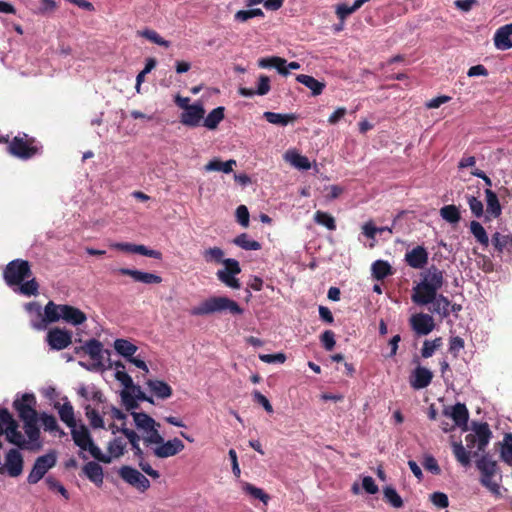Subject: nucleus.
I'll use <instances>...</instances> for the list:
<instances>
[{
  "label": "nucleus",
  "mask_w": 512,
  "mask_h": 512,
  "mask_svg": "<svg viewBox=\"0 0 512 512\" xmlns=\"http://www.w3.org/2000/svg\"><path fill=\"white\" fill-rule=\"evenodd\" d=\"M36 406L37 400L33 393L18 394L13 401V407L19 418L23 421L28 443L32 445L37 444V447H39L40 430L37 426L38 413Z\"/></svg>",
  "instance_id": "1"
},
{
  "label": "nucleus",
  "mask_w": 512,
  "mask_h": 512,
  "mask_svg": "<svg viewBox=\"0 0 512 512\" xmlns=\"http://www.w3.org/2000/svg\"><path fill=\"white\" fill-rule=\"evenodd\" d=\"M223 311H228L234 315L243 313V309L234 300L225 296H213L193 307L190 314L193 316H205Z\"/></svg>",
  "instance_id": "2"
},
{
  "label": "nucleus",
  "mask_w": 512,
  "mask_h": 512,
  "mask_svg": "<svg viewBox=\"0 0 512 512\" xmlns=\"http://www.w3.org/2000/svg\"><path fill=\"white\" fill-rule=\"evenodd\" d=\"M46 316L52 323L63 320L73 326L81 325L87 320L85 313L80 309L70 305L55 304L53 301L46 304Z\"/></svg>",
  "instance_id": "3"
},
{
  "label": "nucleus",
  "mask_w": 512,
  "mask_h": 512,
  "mask_svg": "<svg viewBox=\"0 0 512 512\" xmlns=\"http://www.w3.org/2000/svg\"><path fill=\"white\" fill-rule=\"evenodd\" d=\"M443 284V272L437 267L431 266L422 273L420 283L413 288V294L411 296L412 301H415L417 297L433 296L442 288Z\"/></svg>",
  "instance_id": "4"
},
{
  "label": "nucleus",
  "mask_w": 512,
  "mask_h": 512,
  "mask_svg": "<svg viewBox=\"0 0 512 512\" xmlns=\"http://www.w3.org/2000/svg\"><path fill=\"white\" fill-rule=\"evenodd\" d=\"M4 280L10 287L21 284L31 276L29 263L25 260L16 259L9 262L4 270Z\"/></svg>",
  "instance_id": "5"
},
{
  "label": "nucleus",
  "mask_w": 512,
  "mask_h": 512,
  "mask_svg": "<svg viewBox=\"0 0 512 512\" xmlns=\"http://www.w3.org/2000/svg\"><path fill=\"white\" fill-rule=\"evenodd\" d=\"M41 146L28 135L16 136L9 145V152L20 158L29 159L39 153Z\"/></svg>",
  "instance_id": "6"
},
{
  "label": "nucleus",
  "mask_w": 512,
  "mask_h": 512,
  "mask_svg": "<svg viewBox=\"0 0 512 512\" xmlns=\"http://www.w3.org/2000/svg\"><path fill=\"white\" fill-rule=\"evenodd\" d=\"M72 439L82 451H87L95 458L99 455V447L94 443L88 428L83 423H77L70 428Z\"/></svg>",
  "instance_id": "7"
},
{
  "label": "nucleus",
  "mask_w": 512,
  "mask_h": 512,
  "mask_svg": "<svg viewBox=\"0 0 512 512\" xmlns=\"http://www.w3.org/2000/svg\"><path fill=\"white\" fill-rule=\"evenodd\" d=\"M57 462V457L55 452H49L45 455L39 456L30 471L27 481L29 484L38 483L45 474L52 469Z\"/></svg>",
  "instance_id": "8"
},
{
  "label": "nucleus",
  "mask_w": 512,
  "mask_h": 512,
  "mask_svg": "<svg viewBox=\"0 0 512 512\" xmlns=\"http://www.w3.org/2000/svg\"><path fill=\"white\" fill-rule=\"evenodd\" d=\"M224 268L219 269L216 276L220 282L232 289H239L240 282L236 276L241 272L239 262L232 258L224 261Z\"/></svg>",
  "instance_id": "9"
},
{
  "label": "nucleus",
  "mask_w": 512,
  "mask_h": 512,
  "mask_svg": "<svg viewBox=\"0 0 512 512\" xmlns=\"http://www.w3.org/2000/svg\"><path fill=\"white\" fill-rule=\"evenodd\" d=\"M127 447V441L125 436H115L107 445V453H103L99 448V455L95 456L94 459L99 462L109 464L114 459H119L124 455Z\"/></svg>",
  "instance_id": "10"
},
{
  "label": "nucleus",
  "mask_w": 512,
  "mask_h": 512,
  "mask_svg": "<svg viewBox=\"0 0 512 512\" xmlns=\"http://www.w3.org/2000/svg\"><path fill=\"white\" fill-rule=\"evenodd\" d=\"M118 475L121 479L137 490L144 492L150 487V481L137 469L124 465L119 468Z\"/></svg>",
  "instance_id": "11"
},
{
  "label": "nucleus",
  "mask_w": 512,
  "mask_h": 512,
  "mask_svg": "<svg viewBox=\"0 0 512 512\" xmlns=\"http://www.w3.org/2000/svg\"><path fill=\"white\" fill-rule=\"evenodd\" d=\"M413 302L421 306L431 304L432 306L429 308V310L432 313L438 314L442 317H447L449 315L450 301L442 294L436 293L433 296H426L421 298L417 297V299H415Z\"/></svg>",
  "instance_id": "12"
},
{
  "label": "nucleus",
  "mask_w": 512,
  "mask_h": 512,
  "mask_svg": "<svg viewBox=\"0 0 512 512\" xmlns=\"http://www.w3.org/2000/svg\"><path fill=\"white\" fill-rule=\"evenodd\" d=\"M23 471V456L17 449H10L5 462L0 466V473L6 472L10 477H18Z\"/></svg>",
  "instance_id": "13"
},
{
  "label": "nucleus",
  "mask_w": 512,
  "mask_h": 512,
  "mask_svg": "<svg viewBox=\"0 0 512 512\" xmlns=\"http://www.w3.org/2000/svg\"><path fill=\"white\" fill-rule=\"evenodd\" d=\"M258 66L265 69L275 68L278 73L283 76H287L289 74V70H298L301 67L298 62L292 61L287 64V61L284 58L277 56L261 58L258 61Z\"/></svg>",
  "instance_id": "14"
},
{
  "label": "nucleus",
  "mask_w": 512,
  "mask_h": 512,
  "mask_svg": "<svg viewBox=\"0 0 512 512\" xmlns=\"http://www.w3.org/2000/svg\"><path fill=\"white\" fill-rule=\"evenodd\" d=\"M409 323L413 331L421 336L428 335L435 328L433 317L426 313L413 314L409 319Z\"/></svg>",
  "instance_id": "15"
},
{
  "label": "nucleus",
  "mask_w": 512,
  "mask_h": 512,
  "mask_svg": "<svg viewBox=\"0 0 512 512\" xmlns=\"http://www.w3.org/2000/svg\"><path fill=\"white\" fill-rule=\"evenodd\" d=\"M25 310L30 316L31 326L36 330H43L48 323H51L46 316V307L44 311L37 302H29L25 305Z\"/></svg>",
  "instance_id": "16"
},
{
  "label": "nucleus",
  "mask_w": 512,
  "mask_h": 512,
  "mask_svg": "<svg viewBox=\"0 0 512 512\" xmlns=\"http://www.w3.org/2000/svg\"><path fill=\"white\" fill-rule=\"evenodd\" d=\"M205 109L202 103L197 102L187 107L180 116V121L183 125L189 127H197L204 119Z\"/></svg>",
  "instance_id": "17"
},
{
  "label": "nucleus",
  "mask_w": 512,
  "mask_h": 512,
  "mask_svg": "<svg viewBox=\"0 0 512 512\" xmlns=\"http://www.w3.org/2000/svg\"><path fill=\"white\" fill-rule=\"evenodd\" d=\"M184 449V444L178 438H173L162 443H157L156 447L153 448V453L158 458L172 457Z\"/></svg>",
  "instance_id": "18"
},
{
  "label": "nucleus",
  "mask_w": 512,
  "mask_h": 512,
  "mask_svg": "<svg viewBox=\"0 0 512 512\" xmlns=\"http://www.w3.org/2000/svg\"><path fill=\"white\" fill-rule=\"evenodd\" d=\"M46 339L52 349L62 350L70 345L72 335L66 330L54 328L47 333Z\"/></svg>",
  "instance_id": "19"
},
{
  "label": "nucleus",
  "mask_w": 512,
  "mask_h": 512,
  "mask_svg": "<svg viewBox=\"0 0 512 512\" xmlns=\"http://www.w3.org/2000/svg\"><path fill=\"white\" fill-rule=\"evenodd\" d=\"M496 49L505 51L512 48V23L499 27L493 37Z\"/></svg>",
  "instance_id": "20"
},
{
  "label": "nucleus",
  "mask_w": 512,
  "mask_h": 512,
  "mask_svg": "<svg viewBox=\"0 0 512 512\" xmlns=\"http://www.w3.org/2000/svg\"><path fill=\"white\" fill-rule=\"evenodd\" d=\"M443 414L447 418H451L456 426L461 427L467 425L469 414L466 406L462 403L445 407Z\"/></svg>",
  "instance_id": "21"
},
{
  "label": "nucleus",
  "mask_w": 512,
  "mask_h": 512,
  "mask_svg": "<svg viewBox=\"0 0 512 512\" xmlns=\"http://www.w3.org/2000/svg\"><path fill=\"white\" fill-rule=\"evenodd\" d=\"M405 261L414 269H422L428 263V252L423 246H417L405 254Z\"/></svg>",
  "instance_id": "22"
},
{
  "label": "nucleus",
  "mask_w": 512,
  "mask_h": 512,
  "mask_svg": "<svg viewBox=\"0 0 512 512\" xmlns=\"http://www.w3.org/2000/svg\"><path fill=\"white\" fill-rule=\"evenodd\" d=\"M475 434L474 435H468L466 437L467 442H477V448L479 451H484L486 446L489 443L490 437H491V431L489 429L488 424L482 423L475 427L474 429Z\"/></svg>",
  "instance_id": "23"
},
{
  "label": "nucleus",
  "mask_w": 512,
  "mask_h": 512,
  "mask_svg": "<svg viewBox=\"0 0 512 512\" xmlns=\"http://www.w3.org/2000/svg\"><path fill=\"white\" fill-rule=\"evenodd\" d=\"M118 273L132 277L135 281L145 284H158L162 281V278L156 274L143 272L139 270L129 268H119Z\"/></svg>",
  "instance_id": "24"
},
{
  "label": "nucleus",
  "mask_w": 512,
  "mask_h": 512,
  "mask_svg": "<svg viewBox=\"0 0 512 512\" xmlns=\"http://www.w3.org/2000/svg\"><path fill=\"white\" fill-rule=\"evenodd\" d=\"M432 376L429 369L417 367L410 378V384L414 389H423L430 384Z\"/></svg>",
  "instance_id": "25"
},
{
  "label": "nucleus",
  "mask_w": 512,
  "mask_h": 512,
  "mask_svg": "<svg viewBox=\"0 0 512 512\" xmlns=\"http://www.w3.org/2000/svg\"><path fill=\"white\" fill-rule=\"evenodd\" d=\"M64 403H56L54 405L55 409H57L59 417L63 423L67 425L68 428H71L72 426L77 424V421L75 419V413L74 408L71 405V403L67 400V398L64 399Z\"/></svg>",
  "instance_id": "26"
},
{
  "label": "nucleus",
  "mask_w": 512,
  "mask_h": 512,
  "mask_svg": "<svg viewBox=\"0 0 512 512\" xmlns=\"http://www.w3.org/2000/svg\"><path fill=\"white\" fill-rule=\"evenodd\" d=\"M80 349L89 355L91 360L103 362L105 350L103 349V345L100 341L96 339H90L85 342V344Z\"/></svg>",
  "instance_id": "27"
},
{
  "label": "nucleus",
  "mask_w": 512,
  "mask_h": 512,
  "mask_svg": "<svg viewBox=\"0 0 512 512\" xmlns=\"http://www.w3.org/2000/svg\"><path fill=\"white\" fill-rule=\"evenodd\" d=\"M269 91H270L269 77L266 75H260L256 90L241 87L239 89V94L243 97H253L254 95H260V96L266 95Z\"/></svg>",
  "instance_id": "28"
},
{
  "label": "nucleus",
  "mask_w": 512,
  "mask_h": 512,
  "mask_svg": "<svg viewBox=\"0 0 512 512\" xmlns=\"http://www.w3.org/2000/svg\"><path fill=\"white\" fill-rule=\"evenodd\" d=\"M4 432L8 442L18 447H26L27 442L22 433L18 430V423L16 421L6 425L5 430L3 429V433Z\"/></svg>",
  "instance_id": "29"
},
{
  "label": "nucleus",
  "mask_w": 512,
  "mask_h": 512,
  "mask_svg": "<svg viewBox=\"0 0 512 512\" xmlns=\"http://www.w3.org/2000/svg\"><path fill=\"white\" fill-rule=\"evenodd\" d=\"M486 196V213L489 217L498 218L502 213V208L499 199L495 192L487 188L485 190Z\"/></svg>",
  "instance_id": "30"
},
{
  "label": "nucleus",
  "mask_w": 512,
  "mask_h": 512,
  "mask_svg": "<svg viewBox=\"0 0 512 512\" xmlns=\"http://www.w3.org/2000/svg\"><path fill=\"white\" fill-rule=\"evenodd\" d=\"M83 473L94 484L101 485L103 483V469L98 463L94 461L86 463L83 466Z\"/></svg>",
  "instance_id": "31"
},
{
  "label": "nucleus",
  "mask_w": 512,
  "mask_h": 512,
  "mask_svg": "<svg viewBox=\"0 0 512 512\" xmlns=\"http://www.w3.org/2000/svg\"><path fill=\"white\" fill-rule=\"evenodd\" d=\"M284 159L299 170H308L311 168L309 159L299 154L296 150H288L284 155Z\"/></svg>",
  "instance_id": "32"
},
{
  "label": "nucleus",
  "mask_w": 512,
  "mask_h": 512,
  "mask_svg": "<svg viewBox=\"0 0 512 512\" xmlns=\"http://www.w3.org/2000/svg\"><path fill=\"white\" fill-rule=\"evenodd\" d=\"M113 347L115 351L126 360L136 354L138 347L127 339H116Z\"/></svg>",
  "instance_id": "33"
},
{
  "label": "nucleus",
  "mask_w": 512,
  "mask_h": 512,
  "mask_svg": "<svg viewBox=\"0 0 512 512\" xmlns=\"http://www.w3.org/2000/svg\"><path fill=\"white\" fill-rule=\"evenodd\" d=\"M39 420L41 421L45 431L54 433L59 437L66 435V433L59 427L57 420L53 415L43 412L39 415Z\"/></svg>",
  "instance_id": "34"
},
{
  "label": "nucleus",
  "mask_w": 512,
  "mask_h": 512,
  "mask_svg": "<svg viewBox=\"0 0 512 512\" xmlns=\"http://www.w3.org/2000/svg\"><path fill=\"white\" fill-rule=\"evenodd\" d=\"M121 433L125 436L127 443L131 444L134 455L137 458H141L143 456V451L139 445L140 436L135 431L128 429L125 423H122L121 425Z\"/></svg>",
  "instance_id": "35"
},
{
  "label": "nucleus",
  "mask_w": 512,
  "mask_h": 512,
  "mask_svg": "<svg viewBox=\"0 0 512 512\" xmlns=\"http://www.w3.org/2000/svg\"><path fill=\"white\" fill-rule=\"evenodd\" d=\"M296 80L311 90L312 95H320L324 88L325 83L318 81L312 76L300 74L296 77Z\"/></svg>",
  "instance_id": "36"
},
{
  "label": "nucleus",
  "mask_w": 512,
  "mask_h": 512,
  "mask_svg": "<svg viewBox=\"0 0 512 512\" xmlns=\"http://www.w3.org/2000/svg\"><path fill=\"white\" fill-rule=\"evenodd\" d=\"M234 166H236V161L233 159H230L226 162H222L219 159L215 158L209 161L205 165L204 169L207 172L219 171L228 174L233 171Z\"/></svg>",
  "instance_id": "37"
},
{
  "label": "nucleus",
  "mask_w": 512,
  "mask_h": 512,
  "mask_svg": "<svg viewBox=\"0 0 512 512\" xmlns=\"http://www.w3.org/2000/svg\"><path fill=\"white\" fill-rule=\"evenodd\" d=\"M147 385L150 391L158 398L166 399L169 398L172 394L171 387L160 380H149Z\"/></svg>",
  "instance_id": "38"
},
{
  "label": "nucleus",
  "mask_w": 512,
  "mask_h": 512,
  "mask_svg": "<svg viewBox=\"0 0 512 512\" xmlns=\"http://www.w3.org/2000/svg\"><path fill=\"white\" fill-rule=\"evenodd\" d=\"M492 243H493L495 249L500 253L503 252L504 250L511 252L512 251V234L503 235L499 232H495L492 235Z\"/></svg>",
  "instance_id": "39"
},
{
  "label": "nucleus",
  "mask_w": 512,
  "mask_h": 512,
  "mask_svg": "<svg viewBox=\"0 0 512 512\" xmlns=\"http://www.w3.org/2000/svg\"><path fill=\"white\" fill-rule=\"evenodd\" d=\"M477 468L481 472V475H498L497 463L489 455L482 456L476 463Z\"/></svg>",
  "instance_id": "40"
},
{
  "label": "nucleus",
  "mask_w": 512,
  "mask_h": 512,
  "mask_svg": "<svg viewBox=\"0 0 512 512\" xmlns=\"http://www.w3.org/2000/svg\"><path fill=\"white\" fill-rule=\"evenodd\" d=\"M134 423L137 429L143 433L153 426H159L153 418L145 413L132 412Z\"/></svg>",
  "instance_id": "41"
},
{
  "label": "nucleus",
  "mask_w": 512,
  "mask_h": 512,
  "mask_svg": "<svg viewBox=\"0 0 512 512\" xmlns=\"http://www.w3.org/2000/svg\"><path fill=\"white\" fill-rule=\"evenodd\" d=\"M372 276L382 280L392 274V267L387 261L377 260L371 266Z\"/></svg>",
  "instance_id": "42"
},
{
  "label": "nucleus",
  "mask_w": 512,
  "mask_h": 512,
  "mask_svg": "<svg viewBox=\"0 0 512 512\" xmlns=\"http://www.w3.org/2000/svg\"><path fill=\"white\" fill-rule=\"evenodd\" d=\"M224 119V107H217L213 109L207 116L204 118V126L210 130H214L217 128L219 123Z\"/></svg>",
  "instance_id": "43"
},
{
  "label": "nucleus",
  "mask_w": 512,
  "mask_h": 512,
  "mask_svg": "<svg viewBox=\"0 0 512 512\" xmlns=\"http://www.w3.org/2000/svg\"><path fill=\"white\" fill-rule=\"evenodd\" d=\"M242 491L249 495L251 498L258 499L264 504H267L269 501V496L260 488L248 483L243 482L241 484Z\"/></svg>",
  "instance_id": "44"
},
{
  "label": "nucleus",
  "mask_w": 512,
  "mask_h": 512,
  "mask_svg": "<svg viewBox=\"0 0 512 512\" xmlns=\"http://www.w3.org/2000/svg\"><path fill=\"white\" fill-rule=\"evenodd\" d=\"M470 231L472 235L475 237L477 242H479L483 247H488L489 245V237L487 235L486 230L481 225V223L477 221H472L470 223Z\"/></svg>",
  "instance_id": "45"
},
{
  "label": "nucleus",
  "mask_w": 512,
  "mask_h": 512,
  "mask_svg": "<svg viewBox=\"0 0 512 512\" xmlns=\"http://www.w3.org/2000/svg\"><path fill=\"white\" fill-rule=\"evenodd\" d=\"M263 117L271 124L285 126L295 119L292 114H281L275 112H264Z\"/></svg>",
  "instance_id": "46"
},
{
  "label": "nucleus",
  "mask_w": 512,
  "mask_h": 512,
  "mask_svg": "<svg viewBox=\"0 0 512 512\" xmlns=\"http://www.w3.org/2000/svg\"><path fill=\"white\" fill-rule=\"evenodd\" d=\"M202 256L207 263H222L226 260L224 258V251L219 247H211L202 252Z\"/></svg>",
  "instance_id": "47"
},
{
  "label": "nucleus",
  "mask_w": 512,
  "mask_h": 512,
  "mask_svg": "<svg viewBox=\"0 0 512 512\" xmlns=\"http://www.w3.org/2000/svg\"><path fill=\"white\" fill-rule=\"evenodd\" d=\"M233 242L244 250L255 251L261 248L260 243L251 239L246 233L237 236Z\"/></svg>",
  "instance_id": "48"
},
{
  "label": "nucleus",
  "mask_w": 512,
  "mask_h": 512,
  "mask_svg": "<svg viewBox=\"0 0 512 512\" xmlns=\"http://www.w3.org/2000/svg\"><path fill=\"white\" fill-rule=\"evenodd\" d=\"M441 217L451 223L456 224L460 221V212L459 209L455 205H445L440 209Z\"/></svg>",
  "instance_id": "49"
},
{
  "label": "nucleus",
  "mask_w": 512,
  "mask_h": 512,
  "mask_svg": "<svg viewBox=\"0 0 512 512\" xmlns=\"http://www.w3.org/2000/svg\"><path fill=\"white\" fill-rule=\"evenodd\" d=\"M38 288H39L38 283L33 278L30 280H27L26 282L23 281L21 284L15 286L14 291L17 293H20L22 295H25V296H32V295H37Z\"/></svg>",
  "instance_id": "50"
},
{
  "label": "nucleus",
  "mask_w": 512,
  "mask_h": 512,
  "mask_svg": "<svg viewBox=\"0 0 512 512\" xmlns=\"http://www.w3.org/2000/svg\"><path fill=\"white\" fill-rule=\"evenodd\" d=\"M452 448L457 461L463 466H468L470 464V453L464 448V446L461 443L454 442L452 444Z\"/></svg>",
  "instance_id": "51"
},
{
  "label": "nucleus",
  "mask_w": 512,
  "mask_h": 512,
  "mask_svg": "<svg viewBox=\"0 0 512 512\" xmlns=\"http://www.w3.org/2000/svg\"><path fill=\"white\" fill-rule=\"evenodd\" d=\"M314 221L319 225L325 226L328 230L333 231L336 229L334 217L326 212L317 211L314 215Z\"/></svg>",
  "instance_id": "52"
},
{
  "label": "nucleus",
  "mask_w": 512,
  "mask_h": 512,
  "mask_svg": "<svg viewBox=\"0 0 512 512\" xmlns=\"http://www.w3.org/2000/svg\"><path fill=\"white\" fill-rule=\"evenodd\" d=\"M157 427L158 426H153L142 433L143 441L147 446L163 442V437L160 435Z\"/></svg>",
  "instance_id": "53"
},
{
  "label": "nucleus",
  "mask_w": 512,
  "mask_h": 512,
  "mask_svg": "<svg viewBox=\"0 0 512 512\" xmlns=\"http://www.w3.org/2000/svg\"><path fill=\"white\" fill-rule=\"evenodd\" d=\"M384 498L387 502H389L394 508H400L403 506V501L397 491L388 486L383 490Z\"/></svg>",
  "instance_id": "54"
},
{
  "label": "nucleus",
  "mask_w": 512,
  "mask_h": 512,
  "mask_svg": "<svg viewBox=\"0 0 512 512\" xmlns=\"http://www.w3.org/2000/svg\"><path fill=\"white\" fill-rule=\"evenodd\" d=\"M85 414L93 428H104V420L95 409L90 406H86Z\"/></svg>",
  "instance_id": "55"
},
{
  "label": "nucleus",
  "mask_w": 512,
  "mask_h": 512,
  "mask_svg": "<svg viewBox=\"0 0 512 512\" xmlns=\"http://www.w3.org/2000/svg\"><path fill=\"white\" fill-rule=\"evenodd\" d=\"M501 458L507 464L512 465V434H507L503 440Z\"/></svg>",
  "instance_id": "56"
},
{
  "label": "nucleus",
  "mask_w": 512,
  "mask_h": 512,
  "mask_svg": "<svg viewBox=\"0 0 512 512\" xmlns=\"http://www.w3.org/2000/svg\"><path fill=\"white\" fill-rule=\"evenodd\" d=\"M499 478L498 475H481V483L493 493H499Z\"/></svg>",
  "instance_id": "57"
},
{
  "label": "nucleus",
  "mask_w": 512,
  "mask_h": 512,
  "mask_svg": "<svg viewBox=\"0 0 512 512\" xmlns=\"http://www.w3.org/2000/svg\"><path fill=\"white\" fill-rule=\"evenodd\" d=\"M141 36L145 37L147 40L163 47H169L170 42L163 39L156 31L151 29H146L142 32H140Z\"/></svg>",
  "instance_id": "58"
},
{
  "label": "nucleus",
  "mask_w": 512,
  "mask_h": 512,
  "mask_svg": "<svg viewBox=\"0 0 512 512\" xmlns=\"http://www.w3.org/2000/svg\"><path fill=\"white\" fill-rule=\"evenodd\" d=\"M284 1L285 0H248V5L252 6L263 3L266 10L277 11L283 6Z\"/></svg>",
  "instance_id": "59"
},
{
  "label": "nucleus",
  "mask_w": 512,
  "mask_h": 512,
  "mask_svg": "<svg viewBox=\"0 0 512 512\" xmlns=\"http://www.w3.org/2000/svg\"><path fill=\"white\" fill-rule=\"evenodd\" d=\"M467 202H468V205H469V208H470L472 214L475 217L480 218L483 216V213H484L483 204L479 199H477L474 196H468Z\"/></svg>",
  "instance_id": "60"
},
{
  "label": "nucleus",
  "mask_w": 512,
  "mask_h": 512,
  "mask_svg": "<svg viewBox=\"0 0 512 512\" xmlns=\"http://www.w3.org/2000/svg\"><path fill=\"white\" fill-rule=\"evenodd\" d=\"M441 345V339L437 338L433 341L426 340L423 344L421 354L424 358L431 357L435 350Z\"/></svg>",
  "instance_id": "61"
},
{
  "label": "nucleus",
  "mask_w": 512,
  "mask_h": 512,
  "mask_svg": "<svg viewBox=\"0 0 512 512\" xmlns=\"http://www.w3.org/2000/svg\"><path fill=\"white\" fill-rule=\"evenodd\" d=\"M120 396L122 403L127 410H132L137 407V400L134 398L129 388L123 389L120 393Z\"/></svg>",
  "instance_id": "62"
},
{
  "label": "nucleus",
  "mask_w": 512,
  "mask_h": 512,
  "mask_svg": "<svg viewBox=\"0 0 512 512\" xmlns=\"http://www.w3.org/2000/svg\"><path fill=\"white\" fill-rule=\"evenodd\" d=\"M237 222L244 228L249 226V211L245 205H240L236 209Z\"/></svg>",
  "instance_id": "63"
},
{
  "label": "nucleus",
  "mask_w": 512,
  "mask_h": 512,
  "mask_svg": "<svg viewBox=\"0 0 512 512\" xmlns=\"http://www.w3.org/2000/svg\"><path fill=\"white\" fill-rule=\"evenodd\" d=\"M431 502L438 508H446L449 505L448 497L445 493L434 492L430 495Z\"/></svg>",
  "instance_id": "64"
}]
</instances>
